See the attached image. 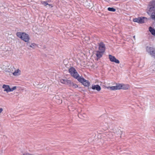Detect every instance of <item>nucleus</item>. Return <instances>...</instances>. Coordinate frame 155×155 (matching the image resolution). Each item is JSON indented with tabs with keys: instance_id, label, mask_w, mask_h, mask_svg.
<instances>
[{
	"instance_id": "26",
	"label": "nucleus",
	"mask_w": 155,
	"mask_h": 155,
	"mask_svg": "<svg viewBox=\"0 0 155 155\" xmlns=\"http://www.w3.org/2000/svg\"><path fill=\"white\" fill-rule=\"evenodd\" d=\"M134 38H135V36H134Z\"/></svg>"
},
{
	"instance_id": "3",
	"label": "nucleus",
	"mask_w": 155,
	"mask_h": 155,
	"mask_svg": "<svg viewBox=\"0 0 155 155\" xmlns=\"http://www.w3.org/2000/svg\"><path fill=\"white\" fill-rule=\"evenodd\" d=\"M69 71L71 76L76 79H77L80 77L75 69L73 67L71 68L69 70Z\"/></svg>"
},
{
	"instance_id": "2",
	"label": "nucleus",
	"mask_w": 155,
	"mask_h": 155,
	"mask_svg": "<svg viewBox=\"0 0 155 155\" xmlns=\"http://www.w3.org/2000/svg\"><path fill=\"white\" fill-rule=\"evenodd\" d=\"M77 79L85 87H89L90 86V84L89 81L85 80L83 77H79Z\"/></svg>"
},
{
	"instance_id": "20",
	"label": "nucleus",
	"mask_w": 155,
	"mask_h": 155,
	"mask_svg": "<svg viewBox=\"0 0 155 155\" xmlns=\"http://www.w3.org/2000/svg\"><path fill=\"white\" fill-rule=\"evenodd\" d=\"M150 54L152 56L155 57V50L153 49L152 51H150Z\"/></svg>"
},
{
	"instance_id": "17",
	"label": "nucleus",
	"mask_w": 155,
	"mask_h": 155,
	"mask_svg": "<svg viewBox=\"0 0 155 155\" xmlns=\"http://www.w3.org/2000/svg\"><path fill=\"white\" fill-rule=\"evenodd\" d=\"M106 88L108 89H110V90L111 91H115L117 90L116 86H113L111 87L109 86L106 87Z\"/></svg>"
},
{
	"instance_id": "5",
	"label": "nucleus",
	"mask_w": 155,
	"mask_h": 155,
	"mask_svg": "<svg viewBox=\"0 0 155 155\" xmlns=\"http://www.w3.org/2000/svg\"><path fill=\"white\" fill-rule=\"evenodd\" d=\"M149 11L150 13H151L150 11L155 10V0H152L150 2L149 5Z\"/></svg>"
},
{
	"instance_id": "23",
	"label": "nucleus",
	"mask_w": 155,
	"mask_h": 155,
	"mask_svg": "<svg viewBox=\"0 0 155 155\" xmlns=\"http://www.w3.org/2000/svg\"><path fill=\"white\" fill-rule=\"evenodd\" d=\"M36 45V44L35 43H33L31 44L30 45V47L31 48H33Z\"/></svg>"
},
{
	"instance_id": "12",
	"label": "nucleus",
	"mask_w": 155,
	"mask_h": 155,
	"mask_svg": "<svg viewBox=\"0 0 155 155\" xmlns=\"http://www.w3.org/2000/svg\"><path fill=\"white\" fill-rule=\"evenodd\" d=\"M104 53V52H102V51H97L96 55L97 58L99 59L101 57Z\"/></svg>"
},
{
	"instance_id": "6",
	"label": "nucleus",
	"mask_w": 155,
	"mask_h": 155,
	"mask_svg": "<svg viewBox=\"0 0 155 155\" xmlns=\"http://www.w3.org/2000/svg\"><path fill=\"white\" fill-rule=\"evenodd\" d=\"M109 58L110 61L112 62H114L116 64H119L120 61L117 59L115 57L111 55H109Z\"/></svg>"
},
{
	"instance_id": "22",
	"label": "nucleus",
	"mask_w": 155,
	"mask_h": 155,
	"mask_svg": "<svg viewBox=\"0 0 155 155\" xmlns=\"http://www.w3.org/2000/svg\"><path fill=\"white\" fill-rule=\"evenodd\" d=\"M16 87L15 86L14 87H13L12 88H10V92L13 91L14 90H15L16 89Z\"/></svg>"
},
{
	"instance_id": "19",
	"label": "nucleus",
	"mask_w": 155,
	"mask_h": 155,
	"mask_svg": "<svg viewBox=\"0 0 155 155\" xmlns=\"http://www.w3.org/2000/svg\"><path fill=\"white\" fill-rule=\"evenodd\" d=\"M41 3L42 4L44 5L45 6H46V5H48L49 6H50L51 7H53V6L51 4H49L47 2L45 1H43L41 2Z\"/></svg>"
},
{
	"instance_id": "1",
	"label": "nucleus",
	"mask_w": 155,
	"mask_h": 155,
	"mask_svg": "<svg viewBox=\"0 0 155 155\" xmlns=\"http://www.w3.org/2000/svg\"><path fill=\"white\" fill-rule=\"evenodd\" d=\"M17 36L25 42H28L30 40L29 35L25 32H17Z\"/></svg>"
},
{
	"instance_id": "25",
	"label": "nucleus",
	"mask_w": 155,
	"mask_h": 155,
	"mask_svg": "<svg viewBox=\"0 0 155 155\" xmlns=\"http://www.w3.org/2000/svg\"><path fill=\"white\" fill-rule=\"evenodd\" d=\"M2 108H0V113H1L2 111Z\"/></svg>"
},
{
	"instance_id": "16",
	"label": "nucleus",
	"mask_w": 155,
	"mask_h": 155,
	"mask_svg": "<svg viewBox=\"0 0 155 155\" xmlns=\"http://www.w3.org/2000/svg\"><path fill=\"white\" fill-rule=\"evenodd\" d=\"M69 86H72L74 88H76L78 87V86L76 84L74 83L71 82V81H70V83L68 85Z\"/></svg>"
},
{
	"instance_id": "24",
	"label": "nucleus",
	"mask_w": 155,
	"mask_h": 155,
	"mask_svg": "<svg viewBox=\"0 0 155 155\" xmlns=\"http://www.w3.org/2000/svg\"><path fill=\"white\" fill-rule=\"evenodd\" d=\"M23 155H34V154H32L29 153H24Z\"/></svg>"
},
{
	"instance_id": "7",
	"label": "nucleus",
	"mask_w": 155,
	"mask_h": 155,
	"mask_svg": "<svg viewBox=\"0 0 155 155\" xmlns=\"http://www.w3.org/2000/svg\"><path fill=\"white\" fill-rule=\"evenodd\" d=\"M99 49L100 51L104 52L105 50V44L102 42H100L98 44Z\"/></svg>"
},
{
	"instance_id": "8",
	"label": "nucleus",
	"mask_w": 155,
	"mask_h": 155,
	"mask_svg": "<svg viewBox=\"0 0 155 155\" xmlns=\"http://www.w3.org/2000/svg\"><path fill=\"white\" fill-rule=\"evenodd\" d=\"M145 17H138L133 19V21L134 22H137L139 23H142L144 22V19Z\"/></svg>"
},
{
	"instance_id": "15",
	"label": "nucleus",
	"mask_w": 155,
	"mask_h": 155,
	"mask_svg": "<svg viewBox=\"0 0 155 155\" xmlns=\"http://www.w3.org/2000/svg\"><path fill=\"white\" fill-rule=\"evenodd\" d=\"M149 30L152 35L155 36V29L151 27H149Z\"/></svg>"
},
{
	"instance_id": "21",
	"label": "nucleus",
	"mask_w": 155,
	"mask_h": 155,
	"mask_svg": "<svg viewBox=\"0 0 155 155\" xmlns=\"http://www.w3.org/2000/svg\"><path fill=\"white\" fill-rule=\"evenodd\" d=\"M107 9L109 11L113 12H114L116 11V9L113 8L109 7Z\"/></svg>"
},
{
	"instance_id": "11",
	"label": "nucleus",
	"mask_w": 155,
	"mask_h": 155,
	"mask_svg": "<svg viewBox=\"0 0 155 155\" xmlns=\"http://www.w3.org/2000/svg\"><path fill=\"white\" fill-rule=\"evenodd\" d=\"M2 88L4 89V91L7 93L10 92V87L9 85L4 84L3 85Z\"/></svg>"
},
{
	"instance_id": "9",
	"label": "nucleus",
	"mask_w": 155,
	"mask_h": 155,
	"mask_svg": "<svg viewBox=\"0 0 155 155\" xmlns=\"http://www.w3.org/2000/svg\"><path fill=\"white\" fill-rule=\"evenodd\" d=\"M93 90H96L97 91H100L101 90V87L98 85H92L91 87Z\"/></svg>"
},
{
	"instance_id": "13",
	"label": "nucleus",
	"mask_w": 155,
	"mask_h": 155,
	"mask_svg": "<svg viewBox=\"0 0 155 155\" xmlns=\"http://www.w3.org/2000/svg\"><path fill=\"white\" fill-rule=\"evenodd\" d=\"M122 89L124 90H127L129 89L130 88V86L128 84H122Z\"/></svg>"
},
{
	"instance_id": "14",
	"label": "nucleus",
	"mask_w": 155,
	"mask_h": 155,
	"mask_svg": "<svg viewBox=\"0 0 155 155\" xmlns=\"http://www.w3.org/2000/svg\"><path fill=\"white\" fill-rule=\"evenodd\" d=\"M155 11V10H154L153 11V10H151V13H150L149 12V10L148 11V13L149 14H152V15H151V18L154 20H155V12H154Z\"/></svg>"
},
{
	"instance_id": "18",
	"label": "nucleus",
	"mask_w": 155,
	"mask_h": 155,
	"mask_svg": "<svg viewBox=\"0 0 155 155\" xmlns=\"http://www.w3.org/2000/svg\"><path fill=\"white\" fill-rule=\"evenodd\" d=\"M122 84H116V88L117 90H120L122 89Z\"/></svg>"
},
{
	"instance_id": "10",
	"label": "nucleus",
	"mask_w": 155,
	"mask_h": 155,
	"mask_svg": "<svg viewBox=\"0 0 155 155\" xmlns=\"http://www.w3.org/2000/svg\"><path fill=\"white\" fill-rule=\"evenodd\" d=\"M70 80L66 79H62L60 80V82L63 84L69 85Z\"/></svg>"
},
{
	"instance_id": "4",
	"label": "nucleus",
	"mask_w": 155,
	"mask_h": 155,
	"mask_svg": "<svg viewBox=\"0 0 155 155\" xmlns=\"http://www.w3.org/2000/svg\"><path fill=\"white\" fill-rule=\"evenodd\" d=\"M11 68L12 69V71L11 70L9 72H12L14 76H18L21 74V71L18 69L15 70V71H14L13 69L15 70V68L14 67H11Z\"/></svg>"
}]
</instances>
